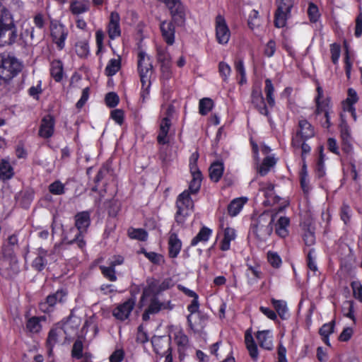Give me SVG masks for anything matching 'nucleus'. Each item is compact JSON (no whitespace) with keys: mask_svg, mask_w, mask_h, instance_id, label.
<instances>
[{"mask_svg":"<svg viewBox=\"0 0 362 362\" xmlns=\"http://www.w3.org/2000/svg\"><path fill=\"white\" fill-rule=\"evenodd\" d=\"M18 37L17 29L10 11L0 3V46L11 45Z\"/></svg>","mask_w":362,"mask_h":362,"instance_id":"1","label":"nucleus"},{"mask_svg":"<svg viewBox=\"0 0 362 362\" xmlns=\"http://www.w3.org/2000/svg\"><path fill=\"white\" fill-rule=\"evenodd\" d=\"M138 70L142 85L141 98L142 102H145L149 95L153 65L151 58L144 52H140L138 54Z\"/></svg>","mask_w":362,"mask_h":362,"instance_id":"2","label":"nucleus"},{"mask_svg":"<svg viewBox=\"0 0 362 362\" xmlns=\"http://www.w3.org/2000/svg\"><path fill=\"white\" fill-rule=\"evenodd\" d=\"M20 272L18 261L15 254L8 247L3 250V257L0 259V274L5 278L11 279Z\"/></svg>","mask_w":362,"mask_h":362,"instance_id":"3","label":"nucleus"},{"mask_svg":"<svg viewBox=\"0 0 362 362\" xmlns=\"http://www.w3.org/2000/svg\"><path fill=\"white\" fill-rule=\"evenodd\" d=\"M70 322L71 319L62 326L57 325L52 327L49 332L47 339L49 356L52 355L53 348L57 344L64 343L70 337V334L68 333L69 329L71 327Z\"/></svg>","mask_w":362,"mask_h":362,"instance_id":"4","label":"nucleus"},{"mask_svg":"<svg viewBox=\"0 0 362 362\" xmlns=\"http://www.w3.org/2000/svg\"><path fill=\"white\" fill-rule=\"evenodd\" d=\"M274 221V217L269 212H264L258 217L252 230L259 239L264 240L272 234Z\"/></svg>","mask_w":362,"mask_h":362,"instance_id":"5","label":"nucleus"},{"mask_svg":"<svg viewBox=\"0 0 362 362\" xmlns=\"http://www.w3.org/2000/svg\"><path fill=\"white\" fill-rule=\"evenodd\" d=\"M21 70V64L13 57H0V79L7 81L13 78Z\"/></svg>","mask_w":362,"mask_h":362,"instance_id":"6","label":"nucleus"},{"mask_svg":"<svg viewBox=\"0 0 362 362\" xmlns=\"http://www.w3.org/2000/svg\"><path fill=\"white\" fill-rule=\"evenodd\" d=\"M277 9L274 14V25L277 28L286 25L288 18L291 17V11L294 5V0H276Z\"/></svg>","mask_w":362,"mask_h":362,"instance_id":"7","label":"nucleus"},{"mask_svg":"<svg viewBox=\"0 0 362 362\" xmlns=\"http://www.w3.org/2000/svg\"><path fill=\"white\" fill-rule=\"evenodd\" d=\"M169 9L173 21L178 26L185 22V9L180 0H159Z\"/></svg>","mask_w":362,"mask_h":362,"instance_id":"8","label":"nucleus"},{"mask_svg":"<svg viewBox=\"0 0 362 362\" xmlns=\"http://www.w3.org/2000/svg\"><path fill=\"white\" fill-rule=\"evenodd\" d=\"M170 286V280L165 279L163 281H160L155 279H148L146 281V286L144 288L141 300H144L146 298H154L163 291H165L169 288Z\"/></svg>","mask_w":362,"mask_h":362,"instance_id":"9","label":"nucleus"},{"mask_svg":"<svg viewBox=\"0 0 362 362\" xmlns=\"http://www.w3.org/2000/svg\"><path fill=\"white\" fill-rule=\"evenodd\" d=\"M315 135L314 127L305 119H300L296 134L292 138V146L300 145L301 140H307Z\"/></svg>","mask_w":362,"mask_h":362,"instance_id":"10","label":"nucleus"},{"mask_svg":"<svg viewBox=\"0 0 362 362\" xmlns=\"http://www.w3.org/2000/svg\"><path fill=\"white\" fill-rule=\"evenodd\" d=\"M59 252V246L54 245L49 252L43 249L39 248L37 256L33 261L32 267L37 271H42L48 263V261H55V254Z\"/></svg>","mask_w":362,"mask_h":362,"instance_id":"11","label":"nucleus"},{"mask_svg":"<svg viewBox=\"0 0 362 362\" xmlns=\"http://www.w3.org/2000/svg\"><path fill=\"white\" fill-rule=\"evenodd\" d=\"M199 158L198 153H193L190 157L189 168L192 179L189 182V191L192 194H196L200 189L202 180L201 172L197 168V162Z\"/></svg>","mask_w":362,"mask_h":362,"instance_id":"12","label":"nucleus"},{"mask_svg":"<svg viewBox=\"0 0 362 362\" xmlns=\"http://www.w3.org/2000/svg\"><path fill=\"white\" fill-rule=\"evenodd\" d=\"M176 205L177 207V211L175 217L176 221L177 222L182 223L184 222V216L187 215V213H185V211L192 209L194 206L193 201L190 197V192L188 190L184 191L178 196Z\"/></svg>","mask_w":362,"mask_h":362,"instance_id":"13","label":"nucleus"},{"mask_svg":"<svg viewBox=\"0 0 362 362\" xmlns=\"http://www.w3.org/2000/svg\"><path fill=\"white\" fill-rule=\"evenodd\" d=\"M199 307L198 297L194 298L187 307V310L190 313L187 317V321L190 328L194 330L202 327L204 322V317L198 313Z\"/></svg>","mask_w":362,"mask_h":362,"instance_id":"14","label":"nucleus"},{"mask_svg":"<svg viewBox=\"0 0 362 362\" xmlns=\"http://www.w3.org/2000/svg\"><path fill=\"white\" fill-rule=\"evenodd\" d=\"M173 306L170 304V301H160L158 297L154 296L151 298L150 303L142 315V320L148 321L150 318V315H155L158 313L162 310H172Z\"/></svg>","mask_w":362,"mask_h":362,"instance_id":"15","label":"nucleus"},{"mask_svg":"<svg viewBox=\"0 0 362 362\" xmlns=\"http://www.w3.org/2000/svg\"><path fill=\"white\" fill-rule=\"evenodd\" d=\"M216 38L217 42L221 45L228 42L230 37V31L223 16L218 15L216 17Z\"/></svg>","mask_w":362,"mask_h":362,"instance_id":"16","label":"nucleus"},{"mask_svg":"<svg viewBox=\"0 0 362 362\" xmlns=\"http://www.w3.org/2000/svg\"><path fill=\"white\" fill-rule=\"evenodd\" d=\"M66 296V292L62 290L57 291L50 294L39 304V309L44 313H49L53 311L54 305L57 303H62Z\"/></svg>","mask_w":362,"mask_h":362,"instance_id":"17","label":"nucleus"},{"mask_svg":"<svg viewBox=\"0 0 362 362\" xmlns=\"http://www.w3.org/2000/svg\"><path fill=\"white\" fill-rule=\"evenodd\" d=\"M136 304L134 298H130L122 303L118 304L112 310V315L120 321L129 318Z\"/></svg>","mask_w":362,"mask_h":362,"instance_id":"18","label":"nucleus"},{"mask_svg":"<svg viewBox=\"0 0 362 362\" xmlns=\"http://www.w3.org/2000/svg\"><path fill=\"white\" fill-rule=\"evenodd\" d=\"M51 35L53 42L57 45L59 49L64 47L65 40L67 36V31L64 25L61 24L52 25L51 27Z\"/></svg>","mask_w":362,"mask_h":362,"instance_id":"19","label":"nucleus"},{"mask_svg":"<svg viewBox=\"0 0 362 362\" xmlns=\"http://www.w3.org/2000/svg\"><path fill=\"white\" fill-rule=\"evenodd\" d=\"M54 131V119L52 116L48 115L44 117L41 121L38 134L44 139L50 138Z\"/></svg>","mask_w":362,"mask_h":362,"instance_id":"20","label":"nucleus"},{"mask_svg":"<svg viewBox=\"0 0 362 362\" xmlns=\"http://www.w3.org/2000/svg\"><path fill=\"white\" fill-rule=\"evenodd\" d=\"M120 17L117 12L112 11L110 13V22L107 25V33L111 40L118 37L121 35L119 26Z\"/></svg>","mask_w":362,"mask_h":362,"instance_id":"21","label":"nucleus"},{"mask_svg":"<svg viewBox=\"0 0 362 362\" xmlns=\"http://www.w3.org/2000/svg\"><path fill=\"white\" fill-rule=\"evenodd\" d=\"M157 59L161 64L162 71L168 77L170 76L171 57L166 48L157 47Z\"/></svg>","mask_w":362,"mask_h":362,"instance_id":"22","label":"nucleus"},{"mask_svg":"<svg viewBox=\"0 0 362 362\" xmlns=\"http://www.w3.org/2000/svg\"><path fill=\"white\" fill-rule=\"evenodd\" d=\"M174 22L163 21L160 25L163 38L165 42L172 45L175 42V25Z\"/></svg>","mask_w":362,"mask_h":362,"instance_id":"23","label":"nucleus"},{"mask_svg":"<svg viewBox=\"0 0 362 362\" xmlns=\"http://www.w3.org/2000/svg\"><path fill=\"white\" fill-rule=\"evenodd\" d=\"M171 126V121L168 117H164L160 123L159 132L157 141L160 144H166L169 142L168 134Z\"/></svg>","mask_w":362,"mask_h":362,"instance_id":"24","label":"nucleus"},{"mask_svg":"<svg viewBox=\"0 0 362 362\" xmlns=\"http://www.w3.org/2000/svg\"><path fill=\"white\" fill-rule=\"evenodd\" d=\"M75 226L79 234L86 231L90 224V214L88 211H81L75 216Z\"/></svg>","mask_w":362,"mask_h":362,"instance_id":"25","label":"nucleus"},{"mask_svg":"<svg viewBox=\"0 0 362 362\" xmlns=\"http://www.w3.org/2000/svg\"><path fill=\"white\" fill-rule=\"evenodd\" d=\"M252 103L257 108L260 114L268 115L269 111L266 106L264 99L259 89H254L252 92Z\"/></svg>","mask_w":362,"mask_h":362,"instance_id":"26","label":"nucleus"},{"mask_svg":"<svg viewBox=\"0 0 362 362\" xmlns=\"http://www.w3.org/2000/svg\"><path fill=\"white\" fill-rule=\"evenodd\" d=\"M182 248L181 240L175 233L170 232L168 238L169 256L171 258L176 257Z\"/></svg>","mask_w":362,"mask_h":362,"instance_id":"27","label":"nucleus"},{"mask_svg":"<svg viewBox=\"0 0 362 362\" xmlns=\"http://www.w3.org/2000/svg\"><path fill=\"white\" fill-rule=\"evenodd\" d=\"M245 343L250 356L253 361H257L259 357L257 346L253 339L250 329H247L245 334Z\"/></svg>","mask_w":362,"mask_h":362,"instance_id":"28","label":"nucleus"},{"mask_svg":"<svg viewBox=\"0 0 362 362\" xmlns=\"http://www.w3.org/2000/svg\"><path fill=\"white\" fill-rule=\"evenodd\" d=\"M259 189L264 193L269 204L279 202L280 197L274 195V185L269 182L259 183Z\"/></svg>","mask_w":362,"mask_h":362,"instance_id":"29","label":"nucleus"},{"mask_svg":"<svg viewBox=\"0 0 362 362\" xmlns=\"http://www.w3.org/2000/svg\"><path fill=\"white\" fill-rule=\"evenodd\" d=\"M259 346L267 350H271L273 346L272 336L269 330L259 331L256 334Z\"/></svg>","mask_w":362,"mask_h":362,"instance_id":"30","label":"nucleus"},{"mask_svg":"<svg viewBox=\"0 0 362 362\" xmlns=\"http://www.w3.org/2000/svg\"><path fill=\"white\" fill-rule=\"evenodd\" d=\"M46 317L45 316L41 317H29L25 324L26 331L31 334H37L42 329L41 321H45Z\"/></svg>","mask_w":362,"mask_h":362,"instance_id":"31","label":"nucleus"},{"mask_svg":"<svg viewBox=\"0 0 362 362\" xmlns=\"http://www.w3.org/2000/svg\"><path fill=\"white\" fill-rule=\"evenodd\" d=\"M14 175V170L8 158H2L0 161V178L4 180H10Z\"/></svg>","mask_w":362,"mask_h":362,"instance_id":"32","label":"nucleus"},{"mask_svg":"<svg viewBox=\"0 0 362 362\" xmlns=\"http://www.w3.org/2000/svg\"><path fill=\"white\" fill-rule=\"evenodd\" d=\"M88 0H75L70 4V11L74 15H79L89 10Z\"/></svg>","mask_w":362,"mask_h":362,"instance_id":"33","label":"nucleus"},{"mask_svg":"<svg viewBox=\"0 0 362 362\" xmlns=\"http://www.w3.org/2000/svg\"><path fill=\"white\" fill-rule=\"evenodd\" d=\"M236 238L235 230L229 227L224 229V237L221 244V250L227 251L230 249V242Z\"/></svg>","mask_w":362,"mask_h":362,"instance_id":"34","label":"nucleus"},{"mask_svg":"<svg viewBox=\"0 0 362 362\" xmlns=\"http://www.w3.org/2000/svg\"><path fill=\"white\" fill-rule=\"evenodd\" d=\"M262 21L259 15V12L252 10L249 16L248 26L255 33L257 34L260 30Z\"/></svg>","mask_w":362,"mask_h":362,"instance_id":"35","label":"nucleus"},{"mask_svg":"<svg viewBox=\"0 0 362 362\" xmlns=\"http://www.w3.org/2000/svg\"><path fill=\"white\" fill-rule=\"evenodd\" d=\"M247 200V198L243 197L233 199L228 206V214L231 216H235L240 211Z\"/></svg>","mask_w":362,"mask_h":362,"instance_id":"36","label":"nucleus"},{"mask_svg":"<svg viewBox=\"0 0 362 362\" xmlns=\"http://www.w3.org/2000/svg\"><path fill=\"white\" fill-rule=\"evenodd\" d=\"M272 303L281 319L285 320L288 317V308L286 301L272 298Z\"/></svg>","mask_w":362,"mask_h":362,"instance_id":"37","label":"nucleus"},{"mask_svg":"<svg viewBox=\"0 0 362 362\" xmlns=\"http://www.w3.org/2000/svg\"><path fill=\"white\" fill-rule=\"evenodd\" d=\"M50 74L52 78L57 81H60L63 78V65L62 62L54 60L51 64Z\"/></svg>","mask_w":362,"mask_h":362,"instance_id":"38","label":"nucleus"},{"mask_svg":"<svg viewBox=\"0 0 362 362\" xmlns=\"http://www.w3.org/2000/svg\"><path fill=\"white\" fill-rule=\"evenodd\" d=\"M223 173V165L221 163L216 162L211 164L209 168L210 178L214 181L218 182L222 177Z\"/></svg>","mask_w":362,"mask_h":362,"instance_id":"39","label":"nucleus"},{"mask_svg":"<svg viewBox=\"0 0 362 362\" xmlns=\"http://www.w3.org/2000/svg\"><path fill=\"white\" fill-rule=\"evenodd\" d=\"M121 68V59L118 57L117 59H111L105 69V74L107 76H112L120 69Z\"/></svg>","mask_w":362,"mask_h":362,"instance_id":"40","label":"nucleus"},{"mask_svg":"<svg viewBox=\"0 0 362 362\" xmlns=\"http://www.w3.org/2000/svg\"><path fill=\"white\" fill-rule=\"evenodd\" d=\"M175 341L178 346L180 353L184 351L188 346V337L182 331H178L175 333Z\"/></svg>","mask_w":362,"mask_h":362,"instance_id":"41","label":"nucleus"},{"mask_svg":"<svg viewBox=\"0 0 362 362\" xmlns=\"http://www.w3.org/2000/svg\"><path fill=\"white\" fill-rule=\"evenodd\" d=\"M276 160L274 157L267 156L264 158L262 165L258 169V173L262 176L266 175L270 170L271 168H272L276 164Z\"/></svg>","mask_w":362,"mask_h":362,"instance_id":"42","label":"nucleus"},{"mask_svg":"<svg viewBox=\"0 0 362 362\" xmlns=\"http://www.w3.org/2000/svg\"><path fill=\"white\" fill-rule=\"evenodd\" d=\"M211 234V230L206 228L203 227L198 234L192 240L191 245L195 246L197 245L199 242H206L210 235Z\"/></svg>","mask_w":362,"mask_h":362,"instance_id":"43","label":"nucleus"},{"mask_svg":"<svg viewBox=\"0 0 362 362\" xmlns=\"http://www.w3.org/2000/svg\"><path fill=\"white\" fill-rule=\"evenodd\" d=\"M264 92L269 105L270 107H274L275 105V100L274 97V87L269 78H267L265 80Z\"/></svg>","mask_w":362,"mask_h":362,"instance_id":"44","label":"nucleus"},{"mask_svg":"<svg viewBox=\"0 0 362 362\" xmlns=\"http://www.w3.org/2000/svg\"><path fill=\"white\" fill-rule=\"evenodd\" d=\"M358 100L357 93L355 90L353 88H349L348 90V97L346 100V103L347 104L346 110L351 112L353 116L355 117V109L354 107V104H355Z\"/></svg>","mask_w":362,"mask_h":362,"instance_id":"45","label":"nucleus"},{"mask_svg":"<svg viewBox=\"0 0 362 362\" xmlns=\"http://www.w3.org/2000/svg\"><path fill=\"white\" fill-rule=\"evenodd\" d=\"M214 102L209 98H204L199 101V113L202 115H206L212 109Z\"/></svg>","mask_w":362,"mask_h":362,"instance_id":"46","label":"nucleus"},{"mask_svg":"<svg viewBox=\"0 0 362 362\" xmlns=\"http://www.w3.org/2000/svg\"><path fill=\"white\" fill-rule=\"evenodd\" d=\"M128 235L130 238L139 240L141 241H145L148 238L147 232L141 228H130L128 230Z\"/></svg>","mask_w":362,"mask_h":362,"instance_id":"47","label":"nucleus"},{"mask_svg":"<svg viewBox=\"0 0 362 362\" xmlns=\"http://www.w3.org/2000/svg\"><path fill=\"white\" fill-rule=\"evenodd\" d=\"M76 53L80 57H86L89 54L88 44L86 41L76 42L75 45Z\"/></svg>","mask_w":362,"mask_h":362,"instance_id":"48","label":"nucleus"},{"mask_svg":"<svg viewBox=\"0 0 362 362\" xmlns=\"http://www.w3.org/2000/svg\"><path fill=\"white\" fill-rule=\"evenodd\" d=\"M100 269L103 275L111 281H115L117 280V276L115 274V269L113 267L110 265L109 267L100 266Z\"/></svg>","mask_w":362,"mask_h":362,"instance_id":"49","label":"nucleus"},{"mask_svg":"<svg viewBox=\"0 0 362 362\" xmlns=\"http://www.w3.org/2000/svg\"><path fill=\"white\" fill-rule=\"evenodd\" d=\"M83 345L80 339H77L73 345L71 350V356L76 358H81L83 356Z\"/></svg>","mask_w":362,"mask_h":362,"instance_id":"50","label":"nucleus"},{"mask_svg":"<svg viewBox=\"0 0 362 362\" xmlns=\"http://www.w3.org/2000/svg\"><path fill=\"white\" fill-rule=\"evenodd\" d=\"M49 190L53 194L60 195L64 193V185L59 181H55L49 186Z\"/></svg>","mask_w":362,"mask_h":362,"instance_id":"51","label":"nucleus"},{"mask_svg":"<svg viewBox=\"0 0 362 362\" xmlns=\"http://www.w3.org/2000/svg\"><path fill=\"white\" fill-rule=\"evenodd\" d=\"M219 73L225 82L228 81V76L230 74L231 69L230 66L225 62H220L218 65Z\"/></svg>","mask_w":362,"mask_h":362,"instance_id":"52","label":"nucleus"},{"mask_svg":"<svg viewBox=\"0 0 362 362\" xmlns=\"http://www.w3.org/2000/svg\"><path fill=\"white\" fill-rule=\"evenodd\" d=\"M260 272L258 270L257 267H249L247 272L246 275L249 279L250 283H253L257 281V279L260 278Z\"/></svg>","mask_w":362,"mask_h":362,"instance_id":"53","label":"nucleus"},{"mask_svg":"<svg viewBox=\"0 0 362 362\" xmlns=\"http://www.w3.org/2000/svg\"><path fill=\"white\" fill-rule=\"evenodd\" d=\"M314 249H310L308 252L307 262L308 267L313 272H315L317 271V266L315 262V257L314 255Z\"/></svg>","mask_w":362,"mask_h":362,"instance_id":"54","label":"nucleus"},{"mask_svg":"<svg viewBox=\"0 0 362 362\" xmlns=\"http://www.w3.org/2000/svg\"><path fill=\"white\" fill-rule=\"evenodd\" d=\"M354 296L355 298L362 302V285L359 281H353L351 284Z\"/></svg>","mask_w":362,"mask_h":362,"instance_id":"55","label":"nucleus"},{"mask_svg":"<svg viewBox=\"0 0 362 362\" xmlns=\"http://www.w3.org/2000/svg\"><path fill=\"white\" fill-rule=\"evenodd\" d=\"M334 322L325 324L320 329V334L322 337H329L334 332Z\"/></svg>","mask_w":362,"mask_h":362,"instance_id":"56","label":"nucleus"},{"mask_svg":"<svg viewBox=\"0 0 362 362\" xmlns=\"http://www.w3.org/2000/svg\"><path fill=\"white\" fill-rule=\"evenodd\" d=\"M303 240L307 246H312L315 243V236L314 232L310 229L305 231L303 236Z\"/></svg>","mask_w":362,"mask_h":362,"instance_id":"57","label":"nucleus"},{"mask_svg":"<svg viewBox=\"0 0 362 362\" xmlns=\"http://www.w3.org/2000/svg\"><path fill=\"white\" fill-rule=\"evenodd\" d=\"M308 13L311 21L316 22L317 21L319 18L318 8L314 4H309Z\"/></svg>","mask_w":362,"mask_h":362,"instance_id":"58","label":"nucleus"},{"mask_svg":"<svg viewBox=\"0 0 362 362\" xmlns=\"http://www.w3.org/2000/svg\"><path fill=\"white\" fill-rule=\"evenodd\" d=\"M105 101L108 107H114L119 103V97L115 93H109L106 95Z\"/></svg>","mask_w":362,"mask_h":362,"instance_id":"59","label":"nucleus"},{"mask_svg":"<svg viewBox=\"0 0 362 362\" xmlns=\"http://www.w3.org/2000/svg\"><path fill=\"white\" fill-rule=\"evenodd\" d=\"M235 69L237 72L241 76V80L240 81V83L243 84L246 82V78H245V70L244 67V64L242 60H239L235 62Z\"/></svg>","mask_w":362,"mask_h":362,"instance_id":"60","label":"nucleus"},{"mask_svg":"<svg viewBox=\"0 0 362 362\" xmlns=\"http://www.w3.org/2000/svg\"><path fill=\"white\" fill-rule=\"evenodd\" d=\"M146 258H148L151 262L154 264H159L162 260V256L154 252H146L142 250Z\"/></svg>","mask_w":362,"mask_h":362,"instance_id":"61","label":"nucleus"},{"mask_svg":"<svg viewBox=\"0 0 362 362\" xmlns=\"http://www.w3.org/2000/svg\"><path fill=\"white\" fill-rule=\"evenodd\" d=\"M136 341V342L140 343V344H144L148 341V335L144 331V328H143L142 325H140L138 327Z\"/></svg>","mask_w":362,"mask_h":362,"instance_id":"62","label":"nucleus"},{"mask_svg":"<svg viewBox=\"0 0 362 362\" xmlns=\"http://www.w3.org/2000/svg\"><path fill=\"white\" fill-rule=\"evenodd\" d=\"M124 357V352L122 349L115 350L110 356V362H122Z\"/></svg>","mask_w":362,"mask_h":362,"instance_id":"63","label":"nucleus"},{"mask_svg":"<svg viewBox=\"0 0 362 362\" xmlns=\"http://www.w3.org/2000/svg\"><path fill=\"white\" fill-rule=\"evenodd\" d=\"M355 36L359 37L362 35V13L360 11L356 18Z\"/></svg>","mask_w":362,"mask_h":362,"instance_id":"64","label":"nucleus"}]
</instances>
